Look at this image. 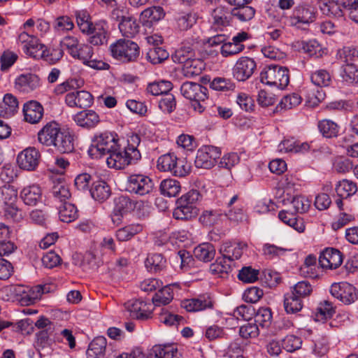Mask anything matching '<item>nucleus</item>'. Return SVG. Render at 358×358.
<instances>
[{
	"mask_svg": "<svg viewBox=\"0 0 358 358\" xmlns=\"http://www.w3.org/2000/svg\"><path fill=\"white\" fill-rule=\"evenodd\" d=\"M106 345L107 342L105 337H96L89 345L86 352L87 358H100L103 357Z\"/></svg>",
	"mask_w": 358,
	"mask_h": 358,
	"instance_id": "25",
	"label": "nucleus"
},
{
	"mask_svg": "<svg viewBox=\"0 0 358 358\" xmlns=\"http://www.w3.org/2000/svg\"><path fill=\"white\" fill-rule=\"evenodd\" d=\"M52 194L55 198L59 199L62 203L71 197L69 188L62 183L55 185L52 189Z\"/></svg>",
	"mask_w": 358,
	"mask_h": 358,
	"instance_id": "64",
	"label": "nucleus"
},
{
	"mask_svg": "<svg viewBox=\"0 0 358 358\" xmlns=\"http://www.w3.org/2000/svg\"><path fill=\"white\" fill-rule=\"evenodd\" d=\"M301 102V96L296 93H292L284 96L277 108L280 106L281 108L291 109L299 105Z\"/></svg>",
	"mask_w": 358,
	"mask_h": 358,
	"instance_id": "61",
	"label": "nucleus"
},
{
	"mask_svg": "<svg viewBox=\"0 0 358 358\" xmlns=\"http://www.w3.org/2000/svg\"><path fill=\"white\" fill-rule=\"evenodd\" d=\"M245 48L243 44H237L234 42H226L221 47V54L224 57L234 55L242 52Z\"/></svg>",
	"mask_w": 358,
	"mask_h": 358,
	"instance_id": "63",
	"label": "nucleus"
},
{
	"mask_svg": "<svg viewBox=\"0 0 358 358\" xmlns=\"http://www.w3.org/2000/svg\"><path fill=\"white\" fill-rule=\"evenodd\" d=\"M255 68L256 63L252 59L243 57L237 61L233 74L238 81H245L253 74Z\"/></svg>",
	"mask_w": 358,
	"mask_h": 358,
	"instance_id": "10",
	"label": "nucleus"
},
{
	"mask_svg": "<svg viewBox=\"0 0 358 358\" xmlns=\"http://www.w3.org/2000/svg\"><path fill=\"white\" fill-rule=\"evenodd\" d=\"M204 69V63L200 59L192 58L183 66V71L190 76H198Z\"/></svg>",
	"mask_w": 358,
	"mask_h": 358,
	"instance_id": "50",
	"label": "nucleus"
},
{
	"mask_svg": "<svg viewBox=\"0 0 358 358\" xmlns=\"http://www.w3.org/2000/svg\"><path fill=\"white\" fill-rule=\"evenodd\" d=\"M39 85V78L32 73L22 74L16 78L15 82V89L24 93L34 91Z\"/></svg>",
	"mask_w": 358,
	"mask_h": 358,
	"instance_id": "18",
	"label": "nucleus"
},
{
	"mask_svg": "<svg viewBox=\"0 0 358 358\" xmlns=\"http://www.w3.org/2000/svg\"><path fill=\"white\" fill-rule=\"evenodd\" d=\"M61 130L55 122H49L38 131V141L45 146L53 145Z\"/></svg>",
	"mask_w": 358,
	"mask_h": 358,
	"instance_id": "16",
	"label": "nucleus"
},
{
	"mask_svg": "<svg viewBox=\"0 0 358 358\" xmlns=\"http://www.w3.org/2000/svg\"><path fill=\"white\" fill-rule=\"evenodd\" d=\"M343 262L342 253L333 248H326L319 257V264L322 268L336 269Z\"/></svg>",
	"mask_w": 358,
	"mask_h": 358,
	"instance_id": "14",
	"label": "nucleus"
},
{
	"mask_svg": "<svg viewBox=\"0 0 358 358\" xmlns=\"http://www.w3.org/2000/svg\"><path fill=\"white\" fill-rule=\"evenodd\" d=\"M173 85L170 81L162 80L150 83L147 87L148 93L153 96L166 94L171 90Z\"/></svg>",
	"mask_w": 358,
	"mask_h": 358,
	"instance_id": "43",
	"label": "nucleus"
},
{
	"mask_svg": "<svg viewBox=\"0 0 358 358\" xmlns=\"http://www.w3.org/2000/svg\"><path fill=\"white\" fill-rule=\"evenodd\" d=\"M337 55L345 64L353 63L358 58V50L354 47H344L338 50Z\"/></svg>",
	"mask_w": 358,
	"mask_h": 358,
	"instance_id": "57",
	"label": "nucleus"
},
{
	"mask_svg": "<svg viewBox=\"0 0 358 358\" xmlns=\"http://www.w3.org/2000/svg\"><path fill=\"white\" fill-rule=\"evenodd\" d=\"M147 59L153 64H159L169 57L168 52L161 47H152L146 55Z\"/></svg>",
	"mask_w": 358,
	"mask_h": 358,
	"instance_id": "49",
	"label": "nucleus"
},
{
	"mask_svg": "<svg viewBox=\"0 0 358 358\" xmlns=\"http://www.w3.org/2000/svg\"><path fill=\"white\" fill-rule=\"evenodd\" d=\"M180 91L183 96L190 101H205L207 99V88L196 83H184Z\"/></svg>",
	"mask_w": 358,
	"mask_h": 358,
	"instance_id": "13",
	"label": "nucleus"
},
{
	"mask_svg": "<svg viewBox=\"0 0 358 358\" xmlns=\"http://www.w3.org/2000/svg\"><path fill=\"white\" fill-rule=\"evenodd\" d=\"M330 292L333 296L346 305L352 303L358 297L356 288L346 282L333 283L330 288Z\"/></svg>",
	"mask_w": 358,
	"mask_h": 358,
	"instance_id": "6",
	"label": "nucleus"
},
{
	"mask_svg": "<svg viewBox=\"0 0 358 358\" xmlns=\"http://www.w3.org/2000/svg\"><path fill=\"white\" fill-rule=\"evenodd\" d=\"M73 119L78 126L87 129L96 127L101 121L99 114L93 110H81Z\"/></svg>",
	"mask_w": 358,
	"mask_h": 358,
	"instance_id": "15",
	"label": "nucleus"
},
{
	"mask_svg": "<svg viewBox=\"0 0 358 358\" xmlns=\"http://www.w3.org/2000/svg\"><path fill=\"white\" fill-rule=\"evenodd\" d=\"M20 196L26 205L34 206L41 201L42 191L38 185L27 186L21 191Z\"/></svg>",
	"mask_w": 358,
	"mask_h": 358,
	"instance_id": "23",
	"label": "nucleus"
},
{
	"mask_svg": "<svg viewBox=\"0 0 358 358\" xmlns=\"http://www.w3.org/2000/svg\"><path fill=\"white\" fill-rule=\"evenodd\" d=\"M53 146L60 153H71L74 150V137L69 131L61 130Z\"/></svg>",
	"mask_w": 358,
	"mask_h": 358,
	"instance_id": "21",
	"label": "nucleus"
},
{
	"mask_svg": "<svg viewBox=\"0 0 358 358\" xmlns=\"http://www.w3.org/2000/svg\"><path fill=\"white\" fill-rule=\"evenodd\" d=\"M90 194L96 201L103 202L109 198L110 188L105 181L98 180L93 182Z\"/></svg>",
	"mask_w": 358,
	"mask_h": 358,
	"instance_id": "26",
	"label": "nucleus"
},
{
	"mask_svg": "<svg viewBox=\"0 0 358 358\" xmlns=\"http://www.w3.org/2000/svg\"><path fill=\"white\" fill-rule=\"evenodd\" d=\"M125 306L133 318L144 321L151 317L150 304L142 300H130L125 303Z\"/></svg>",
	"mask_w": 358,
	"mask_h": 358,
	"instance_id": "12",
	"label": "nucleus"
},
{
	"mask_svg": "<svg viewBox=\"0 0 358 358\" xmlns=\"http://www.w3.org/2000/svg\"><path fill=\"white\" fill-rule=\"evenodd\" d=\"M315 19V8L308 3H303L295 7L289 21L292 26H296L299 24H309Z\"/></svg>",
	"mask_w": 358,
	"mask_h": 358,
	"instance_id": "9",
	"label": "nucleus"
},
{
	"mask_svg": "<svg viewBox=\"0 0 358 358\" xmlns=\"http://www.w3.org/2000/svg\"><path fill=\"white\" fill-rule=\"evenodd\" d=\"M159 189L164 196L175 197L180 192L181 185L176 180L165 179L161 182Z\"/></svg>",
	"mask_w": 358,
	"mask_h": 358,
	"instance_id": "36",
	"label": "nucleus"
},
{
	"mask_svg": "<svg viewBox=\"0 0 358 358\" xmlns=\"http://www.w3.org/2000/svg\"><path fill=\"white\" fill-rule=\"evenodd\" d=\"M255 12L253 7L243 5L234 8L231 11V15L241 22H246L254 17Z\"/></svg>",
	"mask_w": 358,
	"mask_h": 358,
	"instance_id": "45",
	"label": "nucleus"
},
{
	"mask_svg": "<svg viewBox=\"0 0 358 358\" xmlns=\"http://www.w3.org/2000/svg\"><path fill=\"white\" fill-rule=\"evenodd\" d=\"M24 120L31 124L38 122L43 115V108L36 101H30L25 103L23 108Z\"/></svg>",
	"mask_w": 358,
	"mask_h": 358,
	"instance_id": "20",
	"label": "nucleus"
},
{
	"mask_svg": "<svg viewBox=\"0 0 358 358\" xmlns=\"http://www.w3.org/2000/svg\"><path fill=\"white\" fill-rule=\"evenodd\" d=\"M93 100L92 95L85 90L68 93L65 97L66 103L71 108H90L93 103Z\"/></svg>",
	"mask_w": 358,
	"mask_h": 358,
	"instance_id": "11",
	"label": "nucleus"
},
{
	"mask_svg": "<svg viewBox=\"0 0 358 358\" xmlns=\"http://www.w3.org/2000/svg\"><path fill=\"white\" fill-rule=\"evenodd\" d=\"M181 306L188 312H196L213 308V301L208 295H200L197 298L182 301Z\"/></svg>",
	"mask_w": 358,
	"mask_h": 358,
	"instance_id": "17",
	"label": "nucleus"
},
{
	"mask_svg": "<svg viewBox=\"0 0 358 358\" xmlns=\"http://www.w3.org/2000/svg\"><path fill=\"white\" fill-rule=\"evenodd\" d=\"M255 321L262 327H268L271 322L272 313L269 308H260L255 314Z\"/></svg>",
	"mask_w": 358,
	"mask_h": 358,
	"instance_id": "54",
	"label": "nucleus"
},
{
	"mask_svg": "<svg viewBox=\"0 0 358 358\" xmlns=\"http://www.w3.org/2000/svg\"><path fill=\"white\" fill-rule=\"evenodd\" d=\"M197 15L193 12L178 13L176 17L177 27L181 31L190 29L196 22Z\"/></svg>",
	"mask_w": 358,
	"mask_h": 358,
	"instance_id": "38",
	"label": "nucleus"
},
{
	"mask_svg": "<svg viewBox=\"0 0 358 358\" xmlns=\"http://www.w3.org/2000/svg\"><path fill=\"white\" fill-rule=\"evenodd\" d=\"M88 41L94 45H101L107 43L108 33L101 23L96 24L90 32Z\"/></svg>",
	"mask_w": 358,
	"mask_h": 358,
	"instance_id": "32",
	"label": "nucleus"
},
{
	"mask_svg": "<svg viewBox=\"0 0 358 358\" xmlns=\"http://www.w3.org/2000/svg\"><path fill=\"white\" fill-rule=\"evenodd\" d=\"M165 12L161 6H152L144 10L140 17L142 24L146 27H151L155 22L164 18Z\"/></svg>",
	"mask_w": 358,
	"mask_h": 358,
	"instance_id": "19",
	"label": "nucleus"
},
{
	"mask_svg": "<svg viewBox=\"0 0 358 358\" xmlns=\"http://www.w3.org/2000/svg\"><path fill=\"white\" fill-rule=\"evenodd\" d=\"M153 188V180L148 176L132 174L128 177L127 190L131 193L144 196L151 193Z\"/></svg>",
	"mask_w": 358,
	"mask_h": 358,
	"instance_id": "5",
	"label": "nucleus"
},
{
	"mask_svg": "<svg viewBox=\"0 0 358 358\" xmlns=\"http://www.w3.org/2000/svg\"><path fill=\"white\" fill-rule=\"evenodd\" d=\"M90 155L94 158H101L107 156L106 161L109 167L115 168L109 164L110 157L115 153H120V149L117 140L111 134L103 133L96 136L93 143L89 150Z\"/></svg>",
	"mask_w": 358,
	"mask_h": 358,
	"instance_id": "2",
	"label": "nucleus"
},
{
	"mask_svg": "<svg viewBox=\"0 0 358 358\" xmlns=\"http://www.w3.org/2000/svg\"><path fill=\"white\" fill-rule=\"evenodd\" d=\"M319 8L322 13L327 16L341 17L343 15L338 0H321L319 1Z\"/></svg>",
	"mask_w": 358,
	"mask_h": 358,
	"instance_id": "31",
	"label": "nucleus"
},
{
	"mask_svg": "<svg viewBox=\"0 0 358 358\" xmlns=\"http://www.w3.org/2000/svg\"><path fill=\"white\" fill-rule=\"evenodd\" d=\"M181 355L174 345H155L148 358H180Z\"/></svg>",
	"mask_w": 358,
	"mask_h": 358,
	"instance_id": "24",
	"label": "nucleus"
},
{
	"mask_svg": "<svg viewBox=\"0 0 358 358\" xmlns=\"http://www.w3.org/2000/svg\"><path fill=\"white\" fill-rule=\"evenodd\" d=\"M220 156V150L214 146H204L199 149L194 161L197 168L209 169L215 164Z\"/></svg>",
	"mask_w": 358,
	"mask_h": 358,
	"instance_id": "7",
	"label": "nucleus"
},
{
	"mask_svg": "<svg viewBox=\"0 0 358 358\" xmlns=\"http://www.w3.org/2000/svg\"><path fill=\"white\" fill-rule=\"evenodd\" d=\"M263 254L268 259H273L284 255L287 249L273 244L266 243L263 246Z\"/></svg>",
	"mask_w": 358,
	"mask_h": 358,
	"instance_id": "62",
	"label": "nucleus"
},
{
	"mask_svg": "<svg viewBox=\"0 0 358 358\" xmlns=\"http://www.w3.org/2000/svg\"><path fill=\"white\" fill-rule=\"evenodd\" d=\"M335 189L340 198H348L357 192V186L355 182L344 179L338 182Z\"/></svg>",
	"mask_w": 358,
	"mask_h": 358,
	"instance_id": "40",
	"label": "nucleus"
},
{
	"mask_svg": "<svg viewBox=\"0 0 358 358\" xmlns=\"http://www.w3.org/2000/svg\"><path fill=\"white\" fill-rule=\"evenodd\" d=\"M0 199L6 206L14 205L17 200V192L10 185L3 186L0 190Z\"/></svg>",
	"mask_w": 358,
	"mask_h": 358,
	"instance_id": "52",
	"label": "nucleus"
},
{
	"mask_svg": "<svg viewBox=\"0 0 358 358\" xmlns=\"http://www.w3.org/2000/svg\"><path fill=\"white\" fill-rule=\"evenodd\" d=\"M24 52L35 59H43L45 53L47 52L46 47L38 42V40L32 38L29 43L24 45Z\"/></svg>",
	"mask_w": 358,
	"mask_h": 358,
	"instance_id": "34",
	"label": "nucleus"
},
{
	"mask_svg": "<svg viewBox=\"0 0 358 358\" xmlns=\"http://www.w3.org/2000/svg\"><path fill=\"white\" fill-rule=\"evenodd\" d=\"M222 213L218 210H204L199 217V221L205 226L215 224L220 218Z\"/></svg>",
	"mask_w": 358,
	"mask_h": 358,
	"instance_id": "55",
	"label": "nucleus"
},
{
	"mask_svg": "<svg viewBox=\"0 0 358 358\" xmlns=\"http://www.w3.org/2000/svg\"><path fill=\"white\" fill-rule=\"evenodd\" d=\"M83 80L78 78H69L55 88V93L57 95L63 94L67 91L76 90L83 85Z\"/></svg>",
	"mask_w": 358,
	"mask_h": 358,
	"instance_id": "46",
	"label": "nucleus"
},
{
	"mask_svg": "<svg viewBox=\"0 0 358 358\" xmlns=\"http://www.w3.org/2000/svg\"><path fill=\"white\" fill-rule=\"evenodd\" d=\"M143 230L142 225L139 224H131L122 227L116 231L115 236L120 241H127Z\"/></svg>",
	"mask_w": 358,
	"mask_h": 358,
	"instance_id": "33",
	"label": "nucleus"
},
{
	"mask_svg": "<svg viewBox=\"0 0 358 358\" xmlns=\"http://www.w3.org/2000/svg\"><path fill=\"white\" fill-rule=\"evenodd\" d=\"M301 338L294 335H288L282 341V348L287 352H292L301 346Z\"/></svg>",
	"mask_w": 358,
	"mask_h": 358,
	"instance_id": "60",
	"label": "nucleus"
},
{
	"mask_svg": "<svg viewBox=\"0 0 358 358\" xmlns=\"http://www.w3.org/2000/svg\"><path fill=\"white\" fill-rule=\"evenodd\" d=\"M193 57L194 53L190 48H180L172 55V59L174 62L182 64L184 66Z\"/></svg>",
	"mask_w": 358,
	"mask_h": 358,
	"instance_id": "58",
	"label": "nucleus"
},
{
	"mask_svg": "<svg viewBox=\"0 0 358 358\" xmlns=\"http://www.w3.org/2000/svg\"><path fill=\"white\" fill-rule=\"evenodd\" d=\"M136 203L126 196H120L115 199L114 212L125 214L134 210Z\"/></svg>",
	"mask_w": 358,
	"mask_h": 358,
	"instance_id": "41",
	"label": "nucleus"
},
{
	"mask_svg": "<svg viewBox=\"0 0 358 358\" xmlns=\"http://www.w3.org/2000/svg\"><path fill=\"white\" fill-rule=\"evenodd\" d=\"M259 271L251 266L243 267L239 271L238 278L240 280L246 283H252L258 279Z\"/></svg>",
	"mask_w": 358,
	"mask_h": 358,
	"instance_id": "59",
	"label": "nucleus"
},
{
	"mask_svg": "<svg viewBox=\"0 0 358 358\" xmlns=\"http://www.w3.org/2000/svg\"><path fill=\"white\" fill-rule=\"evenodd\" d=\"M191 166L184 159L177 158L170 173L176 177H185L190 172Z\"/></svg>",
	"mask_w": 358,
	"mask_h": 358,
	"instance_id": "56",
	"label": "nucleus"
},
{
	"mask_svg": "<svg viewBox=\"0 0 358 358\" xmlns=\"http://www.w3.org/2000/svg\"><path fill=\"white\" fill-rule=\"evenodd\" d=\"M231 270V264L223 256L222 257L217 258L215 262L210 266V273L222 278H227Z\"/></svg>",
	"mask_w": 358,
	"mask_h": 358,
	"instance_id": "29",
	"label": "nucleus"
},
{
	"mask_svg": "<svg viewBox=\"0 0 358 358\" xmlns=\"http://www.w3.org/2000/svg\"><path fill=\"white\" fill-rule=\"evenodd\" d=\"M141 142L140 136L136 134H132L127 138V146L120 153H115L110 157L109 164L115 166L116 169H122L125 166L135 164L141 157L138 147Z\"/></svg>",
	"mask_w": 358,
	"mask_h": 358,
	"instance_id": "1",
	"label": "nucleus"
},
{
	"mask_svg": "<svg viewBox=\"0 0 358 358\" xmlns=\"http://www.w3.org/2000/svg\"><path fill=\"white\" fill-rule=\"evenodd\" d=\"M59 216L62 222H71L78 216L77 208L71 203L64 202L59 206Z\"/></svg>",
	"mask_w": 358,
	"mask_h": 358,
	"instance_id": "37",
	"label": "nucleus"
},
{
	"mask_svg": "<svg viewBox=\"0 0 358 358\" xmlns=\"http://www.w3.org/2000/svg\"><path fill=\"white\" fill-rule=\"evenodd\" d=\"M40 158L39 151L34 147H29L18 154L17 162L20 169L31 171L38 166Z\"/></svg>",
	"mask_w": 358,
	"mask_h": 358,
	"instance_id": "8",
	"label": "nucleus"
},
{
	"mask_svg": "<svg viewBox=\"0 0 358 358\" xmlns=\"http://www.w3.org/2000/svg\"><path fill=\"white\" fill-rule=\"evenodd\" d=\"M285 310L287 313L294 314L302 309V299L292 294H287L284 300Z\"/></svg>",
	"mask_w": 358,
	"mask_h": 358,
	"instance_id": "44",
	"label": "nucleus"
},
{
	"mask_svg": "<svg viewBox=\"0 0 358 358\" xmlns=\"http://www.w3.org/2000/svg\"><path fill=\"white\" fill-rule=\"evenodd\" d=\"M177 158L178 157L173 153L161 156L157 160V169L159 171L170 172L174 167V164Z\"/></svg>",
	"mask_w": 358,
	"mask_h": 358,
	"instance_id": "53",
	"label": "nucleus"
},
{
	"mask_svg": "<svg viewBox=\"0 0 358 358\" xmlns=\"http://www.w3.org/2000/svg\"><path fill=\"white\" fill-rule=\"evenodd\" d=\"M166 261L161 254H150L145 261V265L151 272L160 271L166 267Z\"/></svg>",
	"mask_w": 358,
	"mask_h": 358,
	"instance_id": "39",
	"label": "nucleus"
},
{
	"mask_svg": "<svg viewBox=\"0 0 358 358\" xmlns=\"http://www.w3.org/2000/svg\"><path fill=\"white\" fill-rule=\"evenodd\" d=\"M52 333L45 332L44 331H39L36 334V341L35 342V348L38 351L41 356L43 354H48L52 345V340L50 336Z\"/></svg>",
	"mask_w": 358,
	"mask_h": 358,
	"instance_id": "35",
	"label": "nucleus"
},
{
	"mask_svg": "<svg viewBox=\"0 0 358 358\" xmlns=\"http://www.w3.org/2000/svg\"><path fill=\"white\" fill-rule=\"evenodd\" d=\"M173 292L170 287L166 286L155 293L152 302L156 306L166 305L173 299Z\"/></svg>",
	"mask_w": 358,
	"mask_h": 358,
	"instance_id": "47",
	"label": "nucleus"
},
{
	"mask_svg": "<svg viewBox=\"0 0 358 358\" xmlns=\"http://www.w3.org/2000/svg\"><path fill=\"white\" fill-rule=\"evenodd\" d=\"M111 55L116 59L127 63L134 62L139 55V47L130 40L120 39L110 45Z\"/></svg>",
	"mask_w": 358,
	"mask_h": 358,
	"instance_id": "4",
	"label": "nucleus"
},
{
	"mask_svg": "<svg viewBox=\"0 0 358 358\" xmlns=\"http://www.w3.org/2000/svg\"><path fill=\"white\" fill-rule=\"evenodd\" d=\"M318 128L322 136L326 138L336 137L340 130V127L336 122L329 120L320 121Z\"/></svg>",
	"mask_w": 358,
	"mask_h": 358,
	"instance_id": "42",
	"label": "nucleus"
},
{
	"mask_svg": "<svg viewBox=\"0 0 358 358\" xmlns=\"http://www.w3.org/2000/svg\"><path fill=\"white\" fill-rule=\"evenodd\" d=\"M310 80L317 86L326 87L330 85L331 76L327 70L320 69L311 74Z\"/></svg>",
	"mask_w": 358,
	"mask_h": 358,
	"instance_id": "51",
	"label": "nucleus"
},
{
	"mask_svg": "<svg viewBox=\"0 0 358 358\" xmlns=\"http://www.w3.org/2000/svg\"><path fill=\"white\" fill-rule=\"evenodd\" d=\"M279 219L288 226L294 228L297 231L304 230V226L301 220H299L293 211L281 210L278 213Z\"/></svg>",
	"mask_w": 358,
	"mask_h": 358,
	"instance_id": "30",
	"label": "nucleus"
},
{
	"mask_svg": "<svg viewBox=\"0 0 358 358\" xmlns=\"http://www.w3.org/2000/svg\"><path fill=\"white\" fill-rule=\"evenodd\" d=\"M194 255L200 261L204 262H210L215 255V247L209 243H201L194 248Z\"/></svg>",
	"mask_w": 358,
	"mask_h": 358,
	"instance_id": "28",
	"label": "nucleus"
},
{
	"mask_svg": "<svg viewBox=\"0 0 358 358\" xmlns=\"http://www.w3.org/2000/svg\"><path fill=\"white\" fill-rule=\"evenodd\" d=\"M198 215V208L196 206H178L173 211V217L176 220H190Z\"/></svg>",
	"mask_w": 358,
	"mask_h": 358,
	"instance_id": "48",
	"label": "nucleus"
},
{
	"mask_svg": "<svg viewBox=\"0 0 358 358\" xmlns=\"http://www.w3.org/2000/svg\"><path fill=\"white\" fill-rule=\"evenodd\" d=\"M139 24L132 16L123 18L119 24V29L122 34L127 38L135 36L139 31Z\"/></svg>",
	"mask_w": 358,
	"mask_h": 358,
	"instance_id": "27",
	"label": "nucleus"
},
{
	"mask_svg": "<svg viewBox=\"0 0 358 358\" xmlns=\"http://www.w3.org/2000/svg\"><path fill=\"white\" fill-rule=\"evenodd\" d=\"M260 80L268 85L283 90L289 83V69L278 64L268 65L262 71Z\"/></svg>",
	"mask_w": 358,
	"mask_h": 358,
	"instance_id": "3",
	"label": "nucleus"
},
{
	"mask_svg": "<svg viewBox=\"0 0 358 358\" xmlns=\"http://www.w3.org/2000/svg\"><path fill=\"white\" fill-rule=\"evenodd\" d=\"M247 246L246 243H243L236 244L225 243L220 247V252L231 264L234 259H238L241 257L243 250L246 248Z\"/></svg>",
	"mask_w": 358,
	"mask_h": 358,
	"instance_id": "22",
	"label": "nucleus"
}]
</instances>
